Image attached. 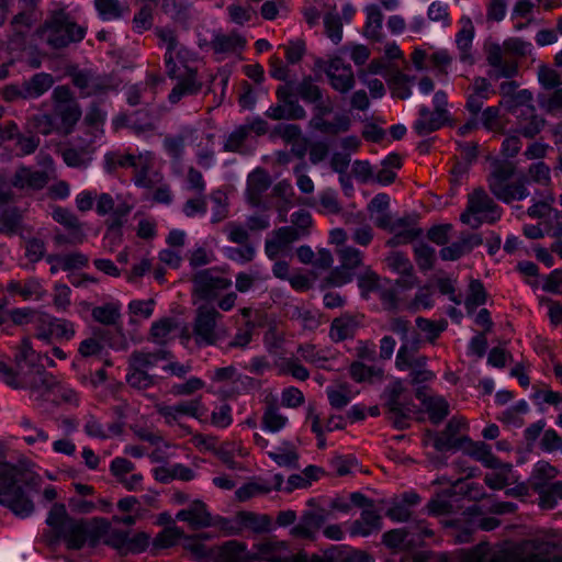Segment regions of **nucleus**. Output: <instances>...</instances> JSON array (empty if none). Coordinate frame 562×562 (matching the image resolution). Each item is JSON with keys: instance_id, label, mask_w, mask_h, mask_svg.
Returning a JSON list of instances; mask_svg holds the SVG:
<instances>
[{"instance_id": "obj_1", "label": "nucleus", "mask_w": 562, "mask_h": 562, "mask_svg": "<svg viewBox=\"0 0 562 562\" xmlns=\"http://www.w3.org/2000/svg\"><path fill=\"white\" fill-rule=\"evenodd\" d=\"M411 562H562V543L559 538L541 535L519 542H481L452 553H418Z\"/></svg>"}, {"instance_id": "obj_2", "label": "nucleus", "mask_w": 562, "mask_h": 562, "mask_svg": "<svg viewBox=\"0 0 562 562\" xmlns=\"http://www.w3.org/2000/svg\"><path fill=\"white\" fill-rule=\"evenodd\" d=\"M41 360L42 356L33 349L30 339L23 338L15 352V369L0 361V380L13 389L29 390L33 401L53 396L58 404L79 406V393L48 373L40 363Z\"/></svg>"}, {"instance_id": "obj_3", "label": "nucleus", "mask_w": 562, "mask_h": 562, "mask_svg": "<svg viewBox=\"0 0 562 562\" xmlns=\"http://www.w3.org/2000/svg\"><path fill=\"white\" fill-rule=\"evenodd\" d=\"M198 55L180 45L172 53L165 54L167 75L177 83L171 89L168 100L176 104L186 97L196 95L203 87L198 76Z\"/></svg>"}, {"instance_id": "obj_4", "label": "nucleus", "mask_w": 562, "mask_h": 562, "mask_svg": "<svg viewBox=\"0 0 562 562\" xmlns=\"http://www.w3.org/2000/svg\"><path fill=\"white\" fill-rule=\"evenodd\" d=\"M21 470L10 462H0V505L21 518L35 509L32 498L21 484Z\"/></svg>"}, {"instance_id": "obj_5", "label": "nucleus", "mask_w": 562, "mask_h": 562, "mask_svg": "<svg viewBox=\"0 0 562 562\" xmlns=\"http://www.w3.org/2000/svg\"><path fill=\"white\" fill-rule=\"evenodd\" d=\"M86 33L87 29L78 24L65 8L50 11L38 30L40 37L55 49L81 42Z\"/></svg>"}, {"instance_id": "obj_6", "label": "nucleus", "mask_w": 562, "mask_h": 562, "mask_svg": "<svg viewBox=\"0 0 562 562\" xmlns=\"http://www.w3.org/2000/svg\"><path fill=\"white\" fill-rule=\"evenodd\" d=\"M532 45L518 37H510L504 41L503 46L493 43L486 47V61L491 67L490 78L499 80L502 78L510 79L518 74V64L516 60L506 58L504 53H510L516 56H526L530 53Z\"/></svg>"}, {"instance_id": "obj_7", "label": "nucleus", "mask_w": 562, "mask_h": 562, "mask_svg": "<svg viewBox=\"0 0 562 562\" xmlns=\"http://www.w3.org/2000/svg\"><path fill=\"white\" fill-rule=\"evenodd\" d=\"M515 171L514 164L503 161L494 165L487 178L490 191L497 200L506 204L522 201L529 195L528 180L525 177H519L513 181Z\"/></svg>"}, {"instance_id": "obj_8", "label": "nucleus", "mask_w": 562, "mask_h": 562, "mask_svg": "<svg viewBox=\"0 0 562 562\" xmlns=\"http://www.w3.org/2000/svg\"><path fill=\"white\" fill-rule=\"evenodd\" d=\"M95 532V546L102 541L121 555L142 553L150 542L148 533L139 531L131 537L128 531L114 528L108 519L101 517L98 519Z\"/></svg>"}, {"instance_id": "obj_9", "label": "nucleus", "mask_w": 562, "mask_h": 562, "mask_svg": "<svg viewBox=\"0 0 562 562\" xmlns=\"http://www.w3.org/2000/svg\"><path fill=\"white\" fill-rule=\"evenodd\" d=\"M331 562L318 554L308 555L305 551L294 553L289 542L268 538L256 542L251 548V562Z\"/></svg>"}, {"instance_id": "obj_10", "label": "nucleus", "mask_w": 562, "mask_h": 562, "mask_svg": "<svg viewBox=\"0 0 562 562\" xmlns=\"http://www.w3.org/2000/svg\"><path fill=\"white\" fill-rule=\"evenodd\" d=\"M502 216L501 207L483 189L474 190L469 194L467 209L460 215V221L473 228L483 223H494Z\"/></svg>"}, {"instance_id": "obj_11", "label": "nucleus", "mask_w": 562, "mask_h": 562, "mask_svg": "<svg viewBox=\"0 0 562 562\" xmlns=\"http://www.w3.org/2000/svg\"><path fill=\"white\" fill-rule=\"evenodd\" d=\"M385 407L389 419L396 429L409 427L411 416L414 413V403L406 393L402 381L391 383L385 391Z\"/></svg>"}, {"instance_id": "obj_12", "label": "nucleus", "mask_w": 562, "mask_h": 562, "mask_svg": "<svg viewBox=\"0 0 562 562\" xmlns=\"http://www.w3.org/2000/svg\"><path fill=\"white\" fill-rule=\"evenodd\" d=\"M223 315L210 305H201L196 308L192 325V333L198 346L215 345L223 336L218 321Z\"/></svg>"}, {"instance_id": "obj_13", "label": "nucleus", "mask_w": 562, "mask_h": 562, "mask_svg": "<svg viewBox=\"0 0 562 562\" xmlns=\"http://www.w3.org/2000/svg\"><path fill=\"white\" fill-rule=\"evenodd\" d=\"M34 336L49 345L53 341H69L76 334L75 325L65 318H57L48 314H37L32 319Z\"/></svg>"}, {"instance_id": "obj_14", "label": "nucleus", "mask_w": 562, "mask_h": 562, "mask_svg": "<svg viewBox=\"0 0 562 562\" xmlns=\"http://www.w3.org/2000/svg\"><path fill=\"white\" fill-rule=\"evenodd\" d=\"M98 519L99 518L87 520L71 518L68 520L67 525H65L57 538L61 539L69 550H80L87 543L94 547L97 540L95 529L98 527Z\"/></svg>"}, {"instance_id": "obj_15", "label": "nucleus", "mask_w": 562, "mask_h": 562, "mask_svg": "<svg viewBox=\"0 0 562 562\" xmlns=\"http://www.w3.org/2000/svg\"><path fill=\"white\" fill-rule=\"evenodd\" d=\"M337 256L340 265L333 269L326 282L333 286H342L352 281L356 269H358L363 261V252L351 246H344L337 250Z\"/></svg>"}, {"instance_id": "obj_16", "label": "nucleus", "mask_w": 562, "mask_h": 562, "mask_svg": "<svg viewBox=\"0 0 562 562\" xmlns=\"http://www.w3.org/2000/svg\"><path fill=\"white\" fill-rule=\"evenodd\" d=\"M531 100V93L528 90H521L514 99L515 105L510 106V111L518 117L521 115L528 117L526 123L520 121L519 127V133L527 138L535 137L544 126V120L535 114V108L530 104Z\"/></svg>"}, {"instance_id": "obj_17", "label": "nucleus", "mask_w": 562, "mask_h": 562, "mask_svg": "<svg viewBox=\"0 0 562 562\" xmlns=\"http://www.w3.org/2000/svg\"><path fill=\"white\" fill-rule=\"evenodd\" d=\"M232 285V280L223 277L212 269L199 271L193 277V290L199 299L203 301H214L222 291Z\"/></svg>"}, {"instance_id": "obj_18", "label": "nucleus", "mask_w": 562, "mask_h": 562, "mask_svg": "<svg viewBox=\"0 0 562 562\" xmlns=\"http://www.w3.org/2000/svg\"><path fill=\"white\" fill-rule=\"evenodd\" d=\"M317 65L324 69L329 85L335 91L344 94L355 87L352 68L342 58L333 57L328 61H318Z\"/></svg>"}, {"instance_id": "obj_19", "label": "nucleus", "mask_w": 562, "mask_h": 562, "mask_svg": "<svg viewBox=\"0 0 562 562\" xmlns=\"http://www.w3.org/2000/svg\"><path fill=\"white\" fill-rule=\"evenodd\" d=\"M205 411L201 397L181 401L173 405L162 404L157 406V413L170 426L178 424L182 417L200 418L204 415Z\"/></svg>"}, {"instance_id": "obj_20", "label": "nucleus", "mask_w": 562, "mask_h": 562, "mask_svg": "<svg viewBox=\"0 0 562 562\" xmlns=\"http://www.w3.org/2000/svg\"><path fill=\"white\" fill-rule=\"evenodd\" d=\"M246 45V40L237 33L214 32L211 41L199 38L201 48L210 47L218 56L240 53Z\"/></svg>"}, {"instance_id": "obj_21", "label": "nucleus", "mask_w": 562, "mask_h": 562, "mask_svg": "<svg viewBox=\"0 0 562 562\" xmlns=\"http://www.w3.org/2000/svg\"><path fill=\"white\" fill-rule=\"evenodd\" d=\"M80 116L81 110L77 102L65 105H54L53 114L49 116L45 115L49 121V128L43 131V133L47 134L50 130L56 128L64 134H68L79 121Z\"/></svg>"}, {"instance_id": "obj_22", "label": "nucleus", "mask_w": 562, "mask_h": 562, "mask_svg": "<svg viewBox=\"0 0 562 562\" xmlns=\"http://www.w3.org/2000/svg\"><path fill=\"white\" fill-rule=\"evenodd\" d=\"M301 238V235L293 226H283L276 229L271 237L266 239L265 252L271 260L285 254L292 243Z\"/></svg>"}, {"instance_id": "obj_23", "label": "nucleus", "mask_w": 562, "mask_h": 562, "mask_svg": "<svg viewBox=\"0 0 562 562\" xmlns=\"http://www.w3.org/2000/svg\"><path fill=\"white\" fill-rule=\"evenodd\" d=\"M492 94L494 90L491 82L484 77H475L467 90L465 109L472 115H477Z\"/></svg>"}, {"instance_id": "obj_24", "label": "nucleus", "mask_w": 562, "mask_h": 562, "mask_svg": "<svg viewBox=\"0 0 562 562\" xmlns=\"http://www.w3.org/2000/svg\"><path fill=\"white\" fill-rule=\"evenodd\" d=\"M176 519L187 522L192 529H201L213 526V517L207 506L202 501H193L187 508L176 514Z\"/></svg>"}, {"instance_id": "obj_25", "label": "nucleus", "mask_w": 562, "mask_h": 562, "mask_svg": "<svg viewBox=\"0 0 562 562\" xmlns=\"http://www.w3.org/2000/svg\"><path fill=\"white\" fill-rule=\"evenodd\" d=\"M213 561L251 562V550L243 541L228 540L221 546L213 547Z\"/></svg>"}, {"instance_id": "obj_26", "label": "nucleus", "mask_w": 562, "mask_h": 562, "mask_svg": "<svg viewBox=\"0 0 562 562\" xmlns=\"http://www.w3.org/2000/svg\"><path fill=\"white\" fill-rule=\"evenodd\" d=\"M382 529V516L376 506L362 509L360 517L350 526L352 537H368Z\"/></svg>"}, {"instance_id": "obj_27", "label": "nucleus", "mask_w": 562, "mask_h": 562, "mask_svg": "<svg viewBox=\"0 0 562 562\" xmlns=\"http://www.w3.org/2000/svg\"><path fill=\"white\" fill-rule=\"evenodd\" d=\"M449 115L441 111H430L426 105L418 109V119L414 122L415 132L425 136L441 128L448 121Z\"/></svg>"}, {"instance_id": "obj_28", "label": "nucleus", "mask_w": 562, "mask_h": 562, "mask_svg": "<svg viewBox=\"0 0 562 562\" xmlns=\"http://www.w3.org/2000/svg\"><path fill=\"white\" fill-rule=\"evenodd\" d=\"M155 162V156L151 151H144L136 156L134 165V183L140 188H150L158 180V173H151L150 170Z\"/></svg>"}, {"instance_id": "obj_29", "label": "nucleus", "mask_w": 562, "mask_h": 562, "mask_svg": "<svg viewBox=\"0 0 562 562\" xmlns=\"http://www.w3.org/2000/svg\"><path fill=\"white\" fill-rule=\"evenodd\" d=\"M420 496L414 492H404L386 510V516L394 522H406L412 517V508L420 503Z\"/></svg>"}, {"instance_id": "obj_30", "label": "nucleus", "mask_w": 562, "mask_h": 562, "mask_svg": "<svg viewBox=\"0 0 562 562\" xmlns=\"http://www.w3.org/2000/svg\"><path fill=\"white\" fill-rule=\"evenodd\" d=\"M461 30L456 34V44L459 49L460 61L469 65L474 64L472 54V43L474 38V26L469 16H462L460 20Z\"/></svg>"}, {"instance_id": "obj_31", "label": "nucleus", "mask_w": 562, "mask_h": 562, "mask_svg": "<svg viewBox=\"0 0 562 562\" xmlns=\"http://www.w3.org/2000/svg\"><path fill=\"white\" fill-rule=\"evenodd\" d=\"M191 138L196 146V161L204 168L210 169L215 164L214 135L211 133L191 132Z\"/></svg>"}, {"instance_id": "obj_32", "label": "nucleus", "mask_w": 562, "mask_h": 562, "mask_svg": "<svg viewBox=\"0 0 562 562\" xmlns=\"http://www.w3.org/2000/svg\"><path fill=\"white\" fill-rule=\"evenodd\" d=\"M52 216L57 223L65 226L69 231V236L67 238L68 243H83L86 235L82 231V225L71 211L58 206L53 210Z\"/></svg>"}, {"instance_id": "obj_33", "label": "nucleus", "mask_w": 562, "mask_h": 562, "mask_svg": "<svg viewBox=\"0 0 562 562\" xmlns=\"http://www.w3.org/2000/svg\"><path fill=\"white\" fill-rule=\"evenodd\" d=\"M323 524V515L313 510H306L300 521L291 528L290 535L294 538L314 540Z\"/></svg>"}, {"instance_id": "obj_34", "label": "nucleus", "mask_w": 562, "mask_h": 562, "mask_svg": "<svg viewBox=\"0 0 562 562\" xmlns=\"http://www.w3.org/2000/svg\"><path fill=\"white\" fill-rule=\"evenodd\" d=\"M415 221V215L411 214L402 217H393L391 233H394L395 236L389 241V244L397 245L402 241H409L419 237L422 235V229L414 227Z\"/></svg>"}, {"instance_id": "obj_35", "label": "nucleus", "mask_w": 562, "mask_h": 562, "mask_svg": "<svg viewBox=\"0 0 562 562\" xmlns=\"http://www.w3.org/2000/svg\"><path fill=\"white\" fill-rule=\"evenodd\" d=\"M310 126L322 134L337 135L349 131L351 120L346 113L336 114L331 122L322 115H314L310 121Z\"/></svg>"}, {"instance_id": "obj_36", "label": "nucleus", "mask_w": 562, "mask_h": 562, "mask_svg": "<svg viewBox=\"0 0 562 562\" xmlns=\"http://www.w3.org/2000/svg\"><path fill=\"white\" fill-rule=\"evenodd\" d=\"M48 182V176L44 171L31 168H19L13 178V186L19 189L41 190Z\"/></svg>"}, {"instance_id": "obj_37", "label": "nucleus", "mask_w": 562, "mask_h": 562, "mask_svg": "<svg viewBox=\"0 0 562 562\" xmlns=\"http://www.w3.org/2000/svg\"><path fill=\"white\" fill-rule=\"evenodd\" d=\"M83 430L87 436L100 440H105L119 436L123 431V425L119 422L102 424L97 417L90 415L87 417Z\"/></svg>"}, {"instance_id": "obj_38", "label": "nucleus", "mask_w": 562, "mask_h": 562, "mask_svg": "<svg viewBox=\"0 0 562 562\" xmlns=\"http://www.w3.org/2000/svg\"><path fill=\"white\" fill-rule=\"evenodd\" d=\"M482 239L472 234L463 235L461 238L449 246L440 249L442 260H458L465 254H469L474 247L481 245Z\"/></svg>"}, {"instance_id": "obj_39", "label": "nucleus", "mask_w": 562, "mask_h": 562, "mask_svg": "<svg viewBox=\"0 0 562 562\" xmlns=\"http://www.w3.org/2000/svg\"><path fill=\"white\" fill-rule=\"evenodd\" d=\"M288 423L289 418L281 412L276 402H269L266 404L261 417L262 430L277 434L283 430Z\"/></svg>"}, {"instance_id": "obj_40", "label": "nucleus", "mask_w": 562, "mask_h": 562, "mask_svg": "<svg viewBox=\"0 0 562 562\" xmlns=\"http://www.w3.org/2000/svg\"><path fill=\"white\" fill-rule=\"evenodd\" d=\"M271 184L269 175L263 169L254 170L247 179V195L254 206H258L261 195Z\"/></svg>"}, {"instance_id": "obj_41", "label": "nucleus", "mask_w": 562, "mask_h": 562, "mask_svg": "<svg viewBox=\"0 0 562 562\" xmlns=\"http://www.w3.org/2000/svg\"><path fill=\"white\" fill-rule=\"evenodd\" d=\"M93 142L90 138L83 146L64 149L61 156L65 164L71 168H86L92 159L91 155L94 151L92 147Z\"/></svg>"}, {"instance_id": "obj_42", "label": "nucleus", "mask_w": 562, "mask_h": 562, "mask_svg": "<svg viewBox=\"0 0 562 562\" xmlns=\"http://www.w3.org/2000/svg\"><path fill=\"white\" fill-rule=\"evenodd\" d=\"M131 211L132 206L126 203L115 206L114 199L109 193H101L95 198V212L100 216L112 214V220H123Z\"/></svg>"}, {"instance_id": "obj_43", "label": "nucleus", "mask_w": 562, "mask_h": 562, "mask_svg": "<svg viewBox=\"0 0 562 562\" xmlns=\"http://www.w3.org/2000/svg\"><path fill=\"white\" fill-rule=\"evenodd\" d=\"M493 471L484 476L485 484L492 490H503L514 481L513 465L497 460L496 467H487Z\"/></svg>"}, {"instance_id": "obj_44", "label": "nucleus", "mask_w": 562, "mask_h": 562, "mask_svg": "<svg viewBox=\"0 0 562 562\" xmlns=\"http://www.w3.org/2000/svg\"><path fill=\"white\" fill-rule=\"evenodd\" d=\"M239 521H241L243 532L250 530L255 533H263L271 530L272 519L267 514H257L254 512H239Z\"/></svg>"}, {"instance_id": "obj_45", "label": "nucleus", "mask_w": 562, "mask_h": 562, "mask_svg": "<svg viewBox=\"0 0 562 562\" xmlns=\"http://www.w3.org/2000/svg\"><path fill=\"white\" fill-rule=\"evenodd\" d=\"M327 12L323 15L324 32L326 36L334 43L339 44L342 40V22L336 12L335 3H326Z\"/></svg>"}, {"instance_id": "obj_46", "label": "nucleus", "mask_w": 562, "mask_h": 562, "mask_svg": "<svg viewBox=\"0 0 562 562\" xmlns=\"http://www.w3.org/2000/svg\"><path fill=\"white\" fill-rule=\"evenodd\" d=\"M538 494V505L542 509H553L562 501V481L549 485L538 484L535 491Z\"/></svg>"}, {"instance_id": "obj_47", "label": "nucleus", "mask_w": 562, "mask_h": 562, "mask_svg": "<svg viewBox=\"0 0 562 562\" xmlns=\"http://www.w3.org/2000/svg\"><path fill=\"white\" fill-rule=\"evenodd\" d=\"M54 83L53 76L46 72L35 74L23 82L24 99H36L48 91Z\"/></svg>"}, {"instance_id": "obj_48", "label": "nucleus", "mask_w": 562, "mask_h": 562, "mask_svg": "<svg viewBox=\"0 0 562 562\" xmlns=\"http://www.w3.org/2000/svg\"><path fill=\"white\" fill-rule=\"evenodd\" d=\"M11 294H18L23 300H40L43 296V288L37 279L31 278L24 282L11 280L7 286Z\"/></svg>"}, {"instance_id": "obj_49", "label": "nucleus", "mask_w": 562, "mask_h": 562, "mask_svg": "<svg viewBox=\"0 0 562 562\" xmlns=\"http://www.w3.org/2000/svg\"><path fill=\"white\" fill-rule=\"evenodd\" d=\"M266 115L271 120H303L306 117V111L300 103L278 104L271 105Z\"/></svg>"}, {"instance_id": "obj_50", "label": "nucleus", "mask_w": 562, "mask_h": 562, "mask_svg": "<svg viewBox=\"0 0 562 562\" xmlns=\"http://www.w3.org/2000/svg\"><path fill=\"white\" fill-rule=\"evenodd\" d=\"M366 23L364 35L370 40L378 41L381 37L383 13L379 5L369 4L364 8Z\"/></svg>"}, {"instance_id": "obj_51", "label": "nucleus", "mask_w": 562, "mask_h": 562, "mask_svg": "<svg viewBox=\"0 0 562 562\" xmlns=\"http://www.w3.org/2000/svg\"><path fill=\"white\" fill-rule=\"evenodd\" d=\"M358 328V322L355 317L344 315L333 321L329 336L335 341H342L355 335Z\"/></svg>"}, {"instance_id": "obj_52", "label": "nucleus", "mask_w": 562, "mask_h": 562, "mask_svg": "<svg viewBox=\"0 0 562 562\" xmlns=\"http://www.w3.org/2000/svg\"><path fill=\"white\" fill-rule=\"evenodd\" d=\"M169 355L167 350L156 352L135 351L130 357L128 367L147 371L159 361L167 359Z\"/></svg>"}, {"instance_id": "obj_53", "label": "nucleus", "mask_w": 562, "mask_h": 562, "mask_svg": "<svg viewBox=\"0 0 562 562\" xmlns=\"http://www.w3.org/2000/svg\"><path fill=\"white\" fill-rule=\"evenodd\" d=\"M430 422L435 425L441 423L449 414V404L442 396H429L423 400Z\"/></svg>"}, {"instance_id": "obj_54", "label": "nucleus", "mask_w": 562, "mask_h": 562, "mask_svg": "<svg viewBox=\"0 0 562 562\" xmlns=\"http://www.w3.org/2000/svg\"><path fill=\"white\" fill-rule=\"evenodd\" d=\"M122 305L119 302H108L93 307V319L102 325H114L121 316Z\"/></svg>"}, {"instance_id": "obj_55", "label": "nucleus", "mask_w": 562, "mask_h": 562, "mask_svg": "<svg viewBox=\"0 0 562 562\" xmlns=\"http://www.w3.org/2000/svg\"><path fill=\"white\" fill-rule=\"evenodd\" d=\"M326 394L330 406L335 409L346 407L355 397V393L347 383L327 386Z\"/></svg>"}, {"instance_id": "obj_56", "label": "nucleus", "mask_w": 562, "mask_h": 562, "mask_svg": "<svg viewBox=\"0 0 562 562\" xmlns=\"http://www.w3.org/2000/svg\"><path fill=\"white\" fill-rule=\"evenodd\" d=\"M391 267L398 273L403 274L402 280L404 288H413L418 283L417 277L413 273V266L407 257L395 254L390 258Z\"/></svg>"}, {"instance_id": "obj_57", "label": "nucleus", "mask_w": 562, "mask_h": 562, "mask_svg": "<svg viewBox=\"0 0 562 562\" xmlns=\"http://www.w3.org/2000/svg\"><path fill=\"white\" fill-rule=\"evenodd\" d=\"M294 91L305 103L308 104L316 103L323 98V91L315 83L312 76L303 77V79L295 86Z\"/></svg>"}, {"instance_id": "obj_58", "label": "nucleus", "mask_w": 562, "mask_h": 562, "mask_svg": "<svg viewBox=\"0 0 562 562\" xmlns=\"http://www.w3.org/2000/svg\"><path fill=\"white\" fill-rule=\"evenodd\" d=\"M248 454L247 449L241 442L232 441L223 443L217 450V456L221 461L229 469H238V463L234 460L235 456L245 458Z\"/></svg>"}, {"instance_id": "obj_59", "label": "nucleus", "mask_w": 562, "mask_h": 562, "mask_svg": "<svg viewBox=\"0 0 562 562\" xmlns=\"http://www.w3.org/2000/svg\"><path fill=\"white\" fill-rule=\"evenodd\" d=\"M333 562V559L339 562H373V558L364 551L356 550L350 547H333L330 550V558H327Z\"/></svg>"}, {"instance_id": "obj_60", "label": "nucleus", "mask_w": 562, "mask_h": 562, "mask_svg": "<svg viewBox=\"0 0 562 562\" xmlns=\"http://www.w3.org/2000/svg\"><path fill=\"white\" fill-rule=\"evenodd\" d=\"M558 470L547 461H538L531 473V486L537 490L538 484L549 485L551 480L555 479Z\"/></svg>"}, {"instance_id": "obj_61", "label": "nucleus", "mask_w": 562, "mask_h": 562, "mask_svg": "<svg viewBox=\"0 0 562 562\" xmlns=\"http://www.w3.org/2000/svg\"><path fill=\"white\" fill-rule=\"evenodd\" d=\"M183 547L198 562L213 561V548H207L196 536H184Z\"/></svg>"}, {"instance_id": "obj_62", "label": "nucleus", "mask_w": 562, "mask_h": 562, "mask_svg": "<svg viewBox=\"0 0 562 562\" xmlns=\"http://www.w3.org/2000/svg\"><path fill=\"white\" fill-rule=\"evenodd\" d=\"M329 465L330 469L340 476L360 471V464L353 454L335 456L330 459Z\"/></svg>"}, {"instance_id": "obj_63", "label": "nucleus", "mask_w": 562, "mask_h": 562, "mask_svg": "<svg viewBox=\"0 0 562 562\" xmlns=\"http://www.w3.org/2000/svg\"><path fill=\"white\" fill-rule=\"evenodd\" d=\"M71 518L64 504L55 503L47 514L46 524L53 529L56 537H58L65 525H67L68 520Z\"/></svg>"}, {"instance_id": "obj_64", "label": "nucleus", "mask_w": 562, "mask_h": 562, "mask_svg": "<svg viewBox=\"0 0 562 562\" xmlns=\"http://www.w3.org/2000/svg\"><path fill=\"white\" fill-rule=\"evenodd\" d=\"M181 538L184 539L183 530L176 525H171L155 537L153 544L157 549H168L177 544Z\"/></svg>"}]
</instances>
